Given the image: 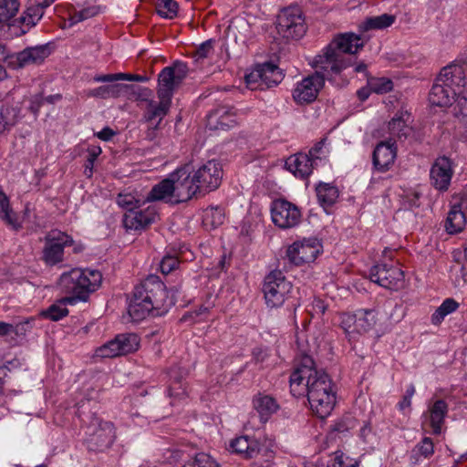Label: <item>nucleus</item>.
I'll return each mask as SVG.
<instances>
[{"label": "nucleus", "instance_id": "obj_46", "mask_svg": "<svg viewBox=\"0 0 467 467\" xmlns=\"http://www.w3.org/2000/svg\"><path fill=\"white\" fill-rule=\"evenodd\" d=\"M100 9L97 5H88L79 11H75L68 19L69 26H72L86 19L91 18L99 13Z\"/></svg>", "mask_w": 467, "mask_h": 467}, {"label": "nucleus", "instance_id": "obj_10", "mask_svg": "<svg viewBox=\"0 0 467 467\" xmlns=\"http://www.w3.org/2000/svg\"><path fill=\"white\" fill-rule=\"evenodd\" d=\"M139 345L140 341L136 334H120L97 348L94 356L101 358H112L136 351Z\"/></svg>", "mask_w": 467, "mask_h": 467}, {"label": "nucleus", "instance_id": "obj_54", "mask_svg": "<svg viewBox=\"0 0 467 467\" xmlns=\"http://www.w3.org/2000/svg\"><path fill=\"white\" fill-rule=\"evenodd\" d=\"M178 265L179 260L176 256L165 255L160 263V269L162 274L168 275L172 272Z\"/></svg>", "mask_w": 467, "mask_h": 467}, {"label": "nucleus", "instance_id": "obj_34", "mask_svg": "<svg viewBox=\"0 0 467 467\" xmlns=\"http://www.w3.org/2000/svg\"><path fill=\"white\" fill-rule=\"evenodd\" d=\"M185 375V370H182L181 368H172L170 369V385L168 388L170 397L181 400L186 396V389L182 382Z\"/></svg>", "mask_w": 467, "mask_h": 467}, {"label": "nucleus", "instance_id": "obj_39", "mask_svg": "<svg viewBox=\"0 0 467 467\" xmlns=\"http://www.w3.org/2000/svg\"><path fill=\"white\" fill-rule=\"evenodd\" d=\"M146 202H148L146 201V196L141 197L137 193L122 192L119 193L117 197V203L119 206L125 209L127 211L126 213L134 211Z\"/></svg>", "mask_w": 467, "mask_h": 467}, {"label": "nucleus", "instance_id": "obj_49", "mask_svg": "<svg viewBox=\"0 0 467 467\" xmlns=\"http://www.w3.org/2000/svg\"><path fill=\"white\" fill-rule=\"evenodd\" d=\"M412 452L417 461H419L420 457L424 459L430 458L434 453L432 440L429 437L423 438L421 441L415 446Z\"/></svg>", "mask_w": 467, "mask_h": 467}, {"label": "nucleus", "instance_id": "obj_21", "mask_svg": "<svg viewBox=\"0 0 467 467\" xmlns=\"http://www.w3.org/2000/svg\"><path fill=\"white\" fill-rule=\"evenodd\" d=\"M157 217L154 208L148 207L143 211L126 213L123 219L124 226L130 230H142L151 224Z\"/></svg>", "mask_w": 467, "mask_h": 467}, {"label": "nucleus", "instance_id": "obj_20", "mask_svg": "<svg viewBox=\"0 0 467 467\" xmlns=\"http://www.w3.org/2000/svg\"><path fill=\"white\" fill-rule=\"evenodd\" d=\"M397 156V148L394 141L387 140L379 142L373 152V163L375 168L381 172L389 171L394 164Z\"/></svg>", "mask_w": 467, "mask_h": 467}, {"label": "nucleus", "instance_id": "obj_17", "mask_svg": "<svg viewBox=\"0 0 467 467\" xmlns=\"http://www.w3.org/2000/svg\"><path fill=\"white\" fill-rule=\"evenodd\" d=\"M50 55V49L47 45H38L29 47L22 51L10 56L8 63L14 68H23L30 66L42 64Z\"/></svg>", "mask_w": 467, "mask_h": 467}, {"label": "nucleus", "instance_id": "obj_45", "mask_svg": "<svg viewBox=\"0 0 467 467\" xmlns=\"http://www.w3.org/2000/svg\"><path fill=\"white\" fill-rule=\"evenodd\" d=\"M328 153L329 150L326 147V140H321L309 150L307 155L310 157L311 161L316 164V166H318L327 161Z\"/></svg>", "mask_w": 467, "mask_h": 467}, {"label": "nucleus", "instance_id": "obj_13", "mask_svg": "<svg viewBox=\"0 0 467 467\" xmlns=\"http://www.w3.org/2000/svg\"><path fill=\"white\" fill-rule=\"evenodd\" d=\"M88 447L91 451H104L114 441L115 431L113 425L109 421L95 419L88 428Z\"/></svg>", "mask_w": 467, "mask_h": 467}, {"label": "nucleus", "instance_id": "obj_9", "mask_svg": "<svg viewBox=\"0 0 467 467\" xmlns=\"http://www.w3.org/2000/svg\"><path fill=\"white\" fill-rule=\"evenodd\" d=\"M223 174L222 164L215 160L202 163L192 172L199 194H205L216 190L222 182Z\"/></svg>", "mask_w": 467, "mask_h": 467}, {"label": "nucleus", "instance_id": "obj_35", "mask_svg": "<svg viewBox=\"0 0 467 467\" xmlns=\"http://www.w3.org/2000/svg\"><path fill=\"white\" fill-rule=\"evenodd\" d=\"M465 223L466 219L462 209L457 204H452L445 222L446 231L450 234H458L464 228Z\"/></svg>", "mask_w": 467, "mask_h": 467}, {"label": "nucleus", "instance_id": "obj_36", "mask_svg": "<svg viewBox=\"0 0 467 467\" xmlns=\"http://www.w3.org/2000/svg\"><path fill=\"white\" fill-rule=\"evenodd\" d=\"M395 22V16L392 15L382 14L377 16L366 18L358 26L359 30L366 32L369 30H382L390 26Z\"/></svg>", "mask_w": 467, "mask_h": 467}, {"label": "nucleus", "instance_id": "obj_57", "mask_svg": "<svg viewBox=\"0 0 467 467\" xmlns=\"http://www.w3.org/2000/svg\"><path fill=\"white\" fill-rule=\"evenodd\" d=\"M44 103V98L41 94H36L30 99L29 109L36 115L39 111L40 107Z\"/></svg>", "mask_w": 467, "mask_h": 467}, {"label": "nucleus", "instance_id": "obj_26", "mask_svg": "<svg viewBox=\"0 0 467 467\" xmlns=\"http://www.w3.org/2000/svg\"><path fill=\"white\" fill-rule=\"evenodd\" d=\"M410 121V114L407 111L397 113L388 123V130L390 135L389 140L392 141L394 139L407 138L411 131Z\"/></svg>", "mask_w": 467, "mask_h": 467}, {"label": "nucleus", "instance_id": "obj_59", "mask_svg": "<svg viewBox=\"0 0 467 467\" xmlns=\"http://www.w3.org/2000/svg\"><path fill=\"white\" fill-rule=\"evenodd\" d=\"M119 73L117 74H107V75H98L94 77L95 82H114L119 81Z\"/></svg>", "mask_w": 467, "mask_h": 467}, {"label": "nucleus", "instance_id": "obj_50", "mask_svg": "<svg viewBox=\"0 0 467 467\" xmlns=\"http://www.w3.org/2000/svg\"><path fill=\"white\" fill-rule=\"evenodd\" d=\"M327 467H358V462L343 452L336 451L331 455Z\"/></svg>", "mask_w": 467, "mask_h": 467}, {"label": "nucleus", "instance_id": "obj_24", "mask_svg": "<svg viewBox=\"0 0 467 467\" xmlns=\"http://www.w3.org/2000/svg\"><path fill=\"white\" fill-rule=\"evenodd\" d=\"M45 11L31 3L28 0L26 10L23 12L21 16L14 21L12 24L13 26H17L19 31L16 33L17 35H25L27 33L32 27H34L43 17Z\"/></svg>", "mask_w": 467, "mask_h": 467}, {"label": "nucleus", "instance_id": "obj_52", "mask_svg": "<svg viewBox=\"0 0 467 467\" xmlns=\"http://www.w3.org/2000/svg\"><path fill=\"white\" fill-rule=\"evenodd\" d=\"M245 82L247 87L251 89L264 88L260 65L245 76Z\"/></svg>", "mask_w": 467, "mask_h": 467}, {"label": "nucleus", "instance_id": "obj_19", "mask_svg": "<svg viewBox=\"0 0 467 467\" xmlns=\"http://www.w3.org/2000/svg\"><path fill=\"white\" fill-rule=\"evenodd\" d=\"M452 175L453 170L451 160L444 156L439 157L431 168V183L435 189L446 192L449 189Z\"/></svg>", "mask_w": 467, "mask_h": 467}, {"label": "nucleus", "instance_id": "obj_12", "mask_svg": "<svg viewBox=\"0 0 467 467\" xmlns=\"http://www.w3.org/2000/svg\"><path fill=\"white\" fill-rule=\"evenodd\" d=\"M72 238L58 230L50 231L45 237L42 259L47 265H55L63 261L64 248L72 244Z\"/></svg>", "mask_w": 467, "mask_h": 467}, {"label": "nucleus", "instance_id": "obj_5", "mask_svg": "<svg viewBox=\"0 0 467 467\" xmlns=\"http://www.w3.org/2000/svg\"><path fill=\"white\" fill-rule=\"evenodd\" d=\"M309 65L315 69V74L323 76L324 80H330L332 77L350 67L352 61L329 43L309 60Z\"/></svg>", "mask_w": 467, "mask_h": 467}, {"label": "nucleus", "instance_id": "obj_27", "mask_svg": "<svg viewBox=\"0 0 467 467\" xmlns=\"http://www.w3.org/2000/svg\"><path fill=\"white\" fill-rule=\"evenodd\" d=\"M287 169L300 178L311 174L316 164L306 153H297L289 157L285 162Z\"/></svg>", "mask_w": 467, "mask_h": 467}, {"label": "nucleus", "instance_id": "obj_43", "mask_svg": "<svg viewBox=\"0 0 467 467\" xmlns=\"http://www.w3.org/2000/svg\"><path fill=\"white\" fill-rule=\"evenodd\" d=\"M121 89L122 86L119 84L100 86L99 88L90 89L88 95L89 97L100 99L118 98L120 95Z\"/></svg>", "mask_w": 467, "mask_h": 467}, {"label": "nucleus", "instance_id": "obj_23", "mask_svg": "<svg viewBox=\"0 0 467 467\" xmlns=\"http://www.w3.org/2000/svg\"><path fill=\"white\" fill-rule=\"evenodd\" d=\"M330 43L344 56L346 54H357L365 44L360 36L352 32L339 34Z\"/></svg>", "mask_w": 467, "mask_h": 467}, {"label": "nucleus", "instance_id": "obj_51", "mask_svg": "<svg viewBox=\"0 0 467 467\" xmlns=\"http://www.w3.org/2000/svg\"><path fill=\"white\" fill-rule=\"evenodd\" d=\"M224 221V212L220 207L208 208L204 213V222L211 224L213 228H216L223 224Z\"/></svg>", "mask_w": 467, "mask_h": 467}, {"label": "nucleus", "instance_id": "obj_64", "mask_svg": "<svg viewBox=\"0 0 467 467\" xmlns=\"http://www.w3.org/2000/svg\"><path fill=\"white\" fill-rule=\"evenodd\" d=\"M313 309L317 314H324L327 310V306L320 299H316L313 303Z\"/></svg>", "mask_w": 467, "mask_h": 467}, {"label": "nucleus", "instance_id": "obj_4", "mask_svg": "<svg viewBox=\"0 0 467 467\" xmlns=\"http://www.w3.org/2000/svg\"><path fill=\"white\" fill-rule=\"evenodd\" d=\"M465 84L464 69L462 66L450 65L443 67L430 91V103L437 107L452 105L457 90Z\"/></svg>", "mask_w": 467, "mask_h": 467}, {"label": "nucleus", "instance_id": "obj_8", "mask_svg": "<svg viewBox=\"0 0 467 467\" xmlns=\"http://www.w3.org/2000/svg\"><path fill=\"white\" fill-rule=\"evenodd\" d=\"M276 29L285 39L301 38L306 31L301 9L298 6L284 8L277 16Z\"/></svg>", "mask_w": 467, "mask_h": 467}, {"label": "nucleus", "instance_id": "obj_25", "mask_svg": "<svg viewBox=\"0 0 467 467\" xmlns=\"http://www.w3.org/2000/svg\"><path fill=\"white\" fill-rule=\"evenodd\" d=\"M80 282L78 285L79 289V301H86L89 293L98 289L102 281V275L98 270L91 269H80Z\"/></svg>", "mask_w": 467, "mask_h": 467}, {"label": "nucleus", "instance_id": "obj_56", "mask_svg": "<svg viewBox=\"0 0 467 467\" xmlns=\"http://www.w3.org/2000/svg\"><path fill=\"white\" fill-rule=\"evenodd\" d=\"M194 462L198 467H220V465L208 454L198 453Z\"/></svg>", "mask_w": 467, "mask_h": 467}, {"label": "nucleus", "instance_id": "obj_55", "mask_svg": "<svg viewBox=\"0 0 467 467\" xmlns=\"http://www.w3.org/2000/svg\"><path fill=\"white\" fill-rule=\"evenodd\" d=\"M28 322L19 323L16 325L0 321V337H5L10 334H17L20 328H22L25 325H27Z\"/></svg>", "mask_w": 467, "mask_h": 467}, {"label": "nucleus", "instance_id": "obj_47", "mask_svg": "<svg viewBox=\"0 0 467 467\" xmlns=\"http://www.w3.org/2000/svg\"><path fill=\"white\" fill-rule=\"evenodd\" d=\"M67 304H69V303L67 301H66V297H64L62 300L50 306L44 312V316L53 321H57L59 319H61L62 317L67 316L68 310L66 307V306Z\"/></svg>", "mask_w": 467, "mask_h": 467}, {"label": "nucleus", "instance_id": "obj_22", "mask_svg": "<svg viewBox=\"0 0 467 467\" xmlns=\"http://www.w3.org/2000/svg\"><path fill=\"white\" fill-rule=\"evenodd\" d=\"M79 268H74L68 272L63 273L58 280L59 288L64 293L71 295L70 296H66V301H67L69 305H75L77 302L79 301Z\"/></svg>", "mask_w": 467, "mask_h": 467}, {"label": "nucleus", "instance_id": "obj_7", "mask_svg": "<svg viewBox=\"0 0 467 467\" xmlns=\"http://www.w3.org/2000/svg\"><path fill=\"white\" fill-rule=\"evenodd\" d=\"M292 284L279 270L270 272L265 277L263 292L269 307H279L290 296Z\"/></svg>", "mask_w": 467, "mask_h": 467}, {"label": "nucleus", "instance_id": "obj_16", "mask_svg": "<svg viewBox=\"0 0 467 467\" xmlns=\"http://www.w3.org/2000/svg\"><path fill=\"white\" fill-rule=\"evenodd\" d=\"M171 178L172 179V186H174L173 196L175 199L173 200L176 203L186 202L199 194L192 175L186 167L177 169L171 174Z\"/></svg>", "mask_w": 467, "mask_h": 467}, {"label": "nucleus", "instance_id": "obj_37", "mask_svg": "<svg viewBox=\"0 0 467 467\" xmlns=\"http://www.w3.org/2000/svg\"><path fill=\"white\" fill-rule=\"evenodd\" d=\"M20 119L19 109L12 106L0 108V134L9 130Z\"/></svg>", "mask_w": 467, "mask_h": 467}, {"label": "nucleus", "instance_id": "obj_29", "mask_svg": "<svg viewBox=\"0 0 467 467\" xmlns=\"http://www.w3.org/2000/svg\"><path fill=\"white\" fill-rule=\"evenodd\" d=\"M174 186H172V179L171 175L167 178L160 182L158 184L154 185L150 192L146 196V201L155 202V201H164L169 203H176L173 199H175L174 195Z\"/></svg>", "mask_w": 467, "mask_h": 467}, {"label": "nucleus", "instance_id": "obj_44", "mask_svg": "<svg viewBox=\"0 0 467 467\" xmlns=\"http://www.w3.org/2000/svg\"><path fill=\"white\" fill-rule=\"evenodd\" d=\"M156 9L161 17L172 19L177 16L179 6L175 0H158Z\"/></svg>", "mask_w": 467, "mask_h": 467}, {"label": "nucleus", "instance_id": "obj_11", "mask_svg": "<svg viewBox=\"0 0 467 467\" xmlns=\"http://www.w3.org/2000/svg\"><path fill=\"white\" fill-rule=\"evenodd\" d=\"M369 278L379 285L398 290L404 285V273L393 263H381L373 265L369 271Z\"/></svg>", "mask_w": 467, "mask_h": 467}, {"label": "nucleus", "instance_id": "obj_6", "mask_svg": "<svg viewBox=\"0 0 467 467\" xmlns=\"http://www.w3.org/2000/svg\"><path fill=\"white\" fill-rule=\"evenodd\" d=\"M378 321L375 309H359L353 314L344 313L340 316V326L349 340L372 330Z\"/></svg>", "mask_w": 467, "mask_h": 467}, {"label": "nucleus", "instance_id": "obj_14", "mask_svg": "<svg viewBox=\"0 0 467 467\" xmlns=\"http://www.w3.org/2000/svg\"><path fill=\"white\" fill-rule=\"evenodd\" d=\"M271 217L273 223L279 228H292L299 223L301 212L294 203L277 199L272 202Z\"/></svg>", "mask_w": 467, "mask_h": 467}, {"label": "nucleus", "instance_id": "obj_40", "mask_svg": "<svg viewBox=\"0 0 467 467\" xmlns=\"http://www.w3.org/2000/svg\"><path fill=\"white\" fill-rule=\"evenodd\" d=\"M20 7L18 0H0V26L8 25Z\"/></svg>", "mask_w": 467, "mask_h": 467}, {"label": "nucleus", "instance_id": "obj_3", "mask_svg": "<svg viewBox=\"0 0 467 467\" xmlns=\"http://www.w3.org/2000/svg\"><path fill=\"white\" fill-rule=\"evenodd\" d=\"M188 73L186 64L177 62L171 67H164L158 76L157 95L159 102L149 99L151 91L147 88H140V97L148 102V119H159L161 121L168 113L174 90L180 86Z\"/></svg>", "mask_w": 467, "mask_h": 467}, {"label": "nucleus", "instance_id": "obj_38", "mask_svg": "<svg viewBox=\"0 0 467 467\" xmlns=\"http://www.w3.org/2000/svg\"><path fill=\"white\" fill-rule=\"evenodd\" d=\"M262 74V84L264 88H269L280 83L283 79L282 71L279 67L272 63H265L260 65Z\"/></svg>", "mask_w": 467, "mask_h": 467}, {"label": "nucleus", "instance_id": "obj_30", "mask_svg": "<svg viewBox=\"0 0 467 467\" xmlns=\"http://www.w3.org/2000/svg\"><path fill=\"white\" fill-rule=\"evenodd\" d=\"M231 109L222 107L208 115L207 125L211 130H225L235 124Z\"/></svg>", "mask_w": 467, "mask_h": 467}, {"label": "nucleus", "instance_id": "obj_60", "mask_svg": "<svg viewBox=\"0 0 467 467\" xmlns=\"http://www.w3.org/2000/svg\"><path fill=\"white\" fill-rule=\"evenodd\" d=\"M115 135V132L109 127L102 129L100 131L96 133V136L105 141H109Z\"/></svg>", "mask_w": 467, "mask_h": 467}, {"label": "nucleus", "instance_id": "obj_28", "mask_svg": "<svg viewBox=\"0 0 467 467\" xmlns=\"http://www.w3.org/2000/svg\"><path fill=\"white\" fill-rule=\"evenodd\" d=\"M230 447L234 452L240 454L245 459L256 456L260 451L258 441L246 435L232 440Z\"/></svg>", "mask_w": 467, "mask_h": 467}, {"label": "nucleus", "instance_id": "obj_42", "mask_svg": "<svg viewBox=\"0 0 467 467\" xmlns=\"http://www.w3.org/2000/svg\"><path fill=\"white\" fill-rule=\"evenodd\" d=\"M457 90V99H454L453 110L456 116L462 117V122L467 125V88Z\"/></svg>", "mask_w": 467, "mask_h": 467}, {"label": "nucleus", "instance_id": "obj_31", "mask_svg": "<svg viewBox=\"0 0 467 467\" xmlns=\"http://www.w3.org/2000/svg\"><path fill=\"white\" fill-rule=\"evenodd\" d=\"M448 412V405L442 400H436L425 414L429 416L430 425L432 428L434 434H440L441 431V425L444 421L445 416Z\"/></svg>", "mask_w": 467, "mask_h": 467}, {"label": "nucleus", "instance_id": "obj_18", "mask_svg": "<svg viewBox=\"0 0 467 467\" xmlns=\"http://www.w3.org/2000/svg\"><path fill=\"white\" fill-rule=\"evenodd\" d=\"M325 84L324 77L312 74L298 82L293 91V98L298 103L314 101Z\"/></svg>", "mask_w": 467, "mask_h": 467}, {"label": "nucleus", "instance_id": "obj_33", "mask_svg": "<svg viewBox=\"0 0 467 467\" xmlns=\"http://www.w3.org/2000/svg\"><path fill=\"white\" fill-rule=\"evenodd\" d=\"M253 404L262 422L267 421L279 408L275 400L268 395L255 397Z\"/></svg>", "mask_w": 467, "mask_h": 467}, {"label": "nucleus", "instance_id": "obj_62", "mask_svg": "<svg viewBox=\"0 0 467 467\" xmlns=\"http://www.w3.org/2000/svg\"><path fill=\"white\" fill-rule=\"evenodd\" d=\"M237 28H242V29L247 30V28H248L247 22L244 19H242V18L235 19L229 26V30L234 33L235 29H237Z\"/></svg>", "mask_w": 467, "mask_h": 467}, {"label": "nucleus", "instance_id": "obj_48", "mask_svg": "<svg viewBox=\"0 0 467 467\" xmlns=\"http://www.w3.org/2000/svg\"><path fill=\"white\" fill-rule=\"evenodd\" d=\"M368 85L371 91L378 94L387 93L393 88V83L388 78H370Z\"/></svg>", "mask_w": 467, "mask_h": 467}, {"label": "nucleus", "instance_id": "obj_61", "mask_svg": "<svg viewBox=\"0 0 467 467\" xmlns=\"http://www.w3.org/2000/svg\"><path fill=\"white\" fill-rule=\"evenodd\" d=\"M119 80L139 81V82H143L147 79L146 77H143L140 75H132V74H126V73H119Z\"/></svg>", "mask_w": 467, "mask_h": 467}, {"label": "nucleus", "instance_id": "obj_41", "mask_svg": "<svg viewBox=\"0 0 467 467\" xmlns=\"http://www.w3.org/2000/svg\"><path fill=\"white\" fill-rule=\"evenodd\" d=\"M459 307V304L453 298H446L431 316L433 325L441 324L445 317L453 313Z\"/></svg>", "mask_w": 467, "mask_h": 467}, {"label": "nucleus", "instance_id": "obj_1", "mask_svg": "<svg viewBox=\"0 0 467 467\" xmlns=\"http://www.w3.org/2000/svg\"><path fill=\"white\" fill-rule=\"evenodd\" d=\"M290 391L295 397H307L310 408L319 418H326L336 405V391L329 376L318 369L310 357H305L302 363L290 376Z\"/></svg>", "mask_w": 467, "mask_h": 467}, {"label": "nucleus", "instance_id": "obj_2", "mask_svg": "<svg viewBox=\"0 0 467 467\" xmlns=\"http://www.w3.org/2000/svg\"><path fill=\"white\" fill-rule=\"evenodd\" d=\"M179 288L166 290L157 276H150L134 289L128 306V313L133 321H140L148 316H161L175 304V293Z\"/></svg>", "mask_w": 467, "mask_h": 467}, {"label": "nucleus", "instance_id": "obj_53", "mask_svg": "<svg viewBox=\"0 0 467 467\" xmlns=\"http://www.w3.org/2000/svg\"><path fill=\"white\" fill-rule=\"evenodd\" d=\"M213 54V42L207 40L202 43L196 49L193 57L196 62H201L205 58L210 57Z\"/></svg>", "mask_w": 467, "mask_h": 467}, {"label": "nucleus", "instance_id": "obj_32", "mask_svg": "<svg viewBox=\"0 0 467 467\" xmlns=\"http://www.w3.org/2000/svg\"><path fill=\"white\" fill-rule=\"evenodd\" d=\"M316 192L318 202L324 209L334 205L339 197L337 187L327 182H319L316 186Z\"/></svg>", "mask_w": 467, "mask_h": 467}, {"label": "nucleus", "instance_id": "obj_63", "mask_svg": "<svg viewBox=\"0 0 467 467\" xmlns=\"http://www.w3.org/2000/svg\"><path fill=\"white\" fill-rule=\"evenodd\" d=\"M101 148L99 146H91L88 149V162L90 165H93L96 158L101 153Z\"/></svg>", "mask_w": 467, "mask_h": 467}, {"label": "nucleus", "instance_id": "obj_15", "mask_svg": "<svg viewBox=\"0 0 467 467\" xmlns=\"http://www.w3.org/2000/svg\"><path fill=\"white\" fill-rule=\"evenodd\" d=\"M321 245L317 239H304L293 243L286 250L290 263L301 265L313 262L320 253Z\"/></svg>", "mask_w": 467, "mask_h": 467}, {"label": "nucleus", "instance_id": "obj_58", "mask_svg": "<svg viewBox=\"0 0 467 467\" xmlns=\"http://www.w3.org/2000/svg\"><path fill=\"white\" fill-rule=\"evenodd\" d=\"M453 204H457L462 209H467V186L458 196L453 197Z\"/></svg>", "mask_w": 467, "mask_h": 467}]
</instances>
